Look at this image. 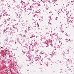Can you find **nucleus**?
Wrapping results in <instances>:
<instances>
[{"instance_id":"1","label":"nucleus","mask_w":74,"mask_h":74,"mask_svg":"<svg viewBox=\"0 0 74 74\" xmlns=\"http://www.w3.org/2000/svg\"><path fill=\"white\" fill-rule=\"evenodd\" d=\"M59 27H60V28H61V27H62V25H59Z\"/></svg>"},{"instance_id":"2","label":"nucleus","mask_w":74,"mask_h":74,"mask_svg":"<svg viewBox=\"0 0 74 74\" xmlns=\"http://www.w3.org/2000/svg\"><path fill=\"white\" fill-rule=\"evenodd\" d=\"M0 13H1V11H0Z\"/></svg>"},{"instance_id":"3","label":"nucleus","mask_w":74,"mask_h":74,"mask_svg":"<svg viewBox=\"0 0 74 74\" xmlns=\"http://www.w3.org/2000/svg\"><path fill=\"white\" fill-rule=\"evenodd\" d=\"M2 49H3V48H2Z\"/></svg>"}]
</instances>
